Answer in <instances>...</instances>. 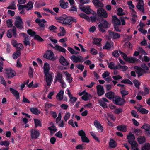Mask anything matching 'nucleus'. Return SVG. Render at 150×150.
Instances as JSON below:
<instances>
[{"mask_svg":"<svg viewBox=\"0 0 150 150\" xmlns=\"http://www.w3.org/2000/svg\"><path fill=\"white\" fill-rule=\"evenodd\" d=\"M23 23L21 18L19 16H17L15 18V25L18 28L21 29L23 28Z\"/></svg>","mask_w":150,"mask_h":150,"instance_id":"obj_1","label":"nucleus"},{"mask_svg":"<svg viewBox=\"0 0 150 150\" xmlns=\"http://www.w3.org/2000/svg\"><path fill=\"white\" fill-rule=\"evenodd\" d=\"M113 103L116 105L119 106H122L126 102L124 98H121L118 96H115V99H113Z\"/></svg>","mask_w":150,"mask_h":150,"instance_id":"obj_2","label":"nucleus"},{"mask_svg":"<svg viewBox=\"0 0 150 150\" xmlns=\"http://www.w3.org/2000/svg\"><path fill=\"white\" fill-rule=\"evenodd\" d=\"M109 23L106 20H104L103 22L99 24L98 27L99 30L102 33L105 31V29L108 28Z\"/></svg>","mask_w":150,"mask_h":150,"instance_id":"obj_3","label":"nucleus"},{"mask_svg":"<svg viewBox=\"0 0 150 150\" xmlns=\"http://www.w3.org/2000/svg\"><path fill=\"white\" fill-rule=\"evenodd\" d=\"M6 73L9 78L13 77L16 75V73L15 71L11 68L6 69H5Z\"/></svg>","mask_w":150,"mask_h":150,"instance_id":"obj_4","label":"nucleus"},{"mask_svg":"<svg viewBox=\"0 0 150 150\" xmlns=\"http://www.w3.org/2000/svg\"><path fill=\"white\" fill-rule=\"evenodd\" d=\"M97 14L100 17H103L106 18L108 16V14L106 11L102 8H99L97 11Z\"/></svg>","mask_w":150,"mask_h":150,"instance_id":"obj_5","label":"nucleus"},{"mask_svg":"<svg viewBox=\"0 0 150 150\" xmlns=\"http://www.w3.org/2000/svg\"><path fill=\"white\" fill-rule=\"evenodd\" d=\"M53 74V73L46 74H45V76L46 77V81L47 85L48 86H50L51 84L52 80V76Z\"/></svg>","mask_w":150,"mask_h":150,"instance_id":"obj_6","label":"nucleus"},{"mask_svg":"<svg viewBox=\"0 0 150 150\" xmlns=\"http://www.w3.org/2000/svg\"><path fill=\"white\" fill-rule=\"evenodd\" d=\"M13 34L14 37H16V28L14 27H13L12 30L10 29L8 31L7 36L9 38H11L12 37Z\"/></svg>","mask_w":150,"mask_h":150,"instance_id":"obj_7","label":"nucleus"},{"mask_svg":"<svg viewBox=\"0 0 150 150\" xmlns=\"http://www.w3.org/2000/svg\"><path fill=\"white\" fill-rule=\"evenodd\" d=\"M39 131L37 129H32L31 131V136L32 139H37L40 135Z\"/></svg>","mask_w":150,"mask_h":150,"instance_id":"obj_8","label":"nucleus"},{"mask_svg":"<svg viewBox=\"0 0 150 150\" xmlns=\"http://www.w3.org/2000/svg\"><path fill=\"white\" fill-rule=\"evenodd\" d=\"M100 105L104 108H107V105L106 102L108 103V100L105 98H103L101 99L98 100Z\"/></svg>","mask_w":150,"mask_h":150,"instance_id":"obj_9","label":"nucleus"},{"mask_svg":"<svg viewBox=\"0 0 150 150\" xmlns=\"http://www.w3.org/2000/svg\"><path fill=\"white\" fill-rule=\"evenodd\" d=\"M44 57L47 59L52 60L54 57L53 53L50 50L48 51L44 55Z\"/></svg>","mask_w":150,"mask_h":150,"instance_id":"obj_10","label":"nucleus"},{"mask_svg":"<svg viewBox=\"0 0 150 150\" xmlns=\"http://www.w3.org/2000/svg\"><path fill=\"white\" fill-rule=\"evenodd\" d=\"M97 93L99 96H101L104 93V91L103 87L100 85H99L96 86Z\"/></svg>","mask_w":150,"mask_h":150,"instance_id":"obj_11","label":"nucleus"},{"mask_svg":"<svg viewBox=\"0 0 150 150\" xmlns=\"http://www.w3.org/2000/svg\"><path fill=\"white\" fill-rule=\"evenodd\" d=\"M71 59L72 61L76 63L82 62L83 61V58L80 56H76L73 55L71 57Z\"/></svg>","mask_w":150,"mask_h":150,"instance_id":"obj_12","label":"nucleus"},{"mask_svg":"<svg viewBox=\"0 0 150 150\" xmlns=\"http://www.w3.org/2000/svg\"><path fill=\"white\" fill-rule=\"evenodd\" d=\"M128 142L131 144L132 150H139L138 147V145L136 142H132L129 140Z\"/></svg>","mask_w":150,"mask_h":150,"instance_id":"obj_13","label":"nucleus"},{"mask_svg":"<svg viewBox=\"0 0 150 150\" xmlns=\"http://www.w3.org/2000/svg\"><path fill=\"white\" fill-rule=\"evenodd\" d=\"M93 2L94 6L96 7L102 8L104 6L103 3L99 0H93Z\"/></svg>","mask_w":150,"mask_h":150,"instance_id":"obj_14","label":"nucleus"},{"mask_svg":"<svg viewBox=\"0 0 150 150\" xmlns=\"http://www.w3.org/2000/svg\"><path fill=\"white\" fill-rule=\"evenodd\" d=\"M67 94L70 98V102L73 104L77 100V98L75 97L72 96V95L71 94V93L69 89H67Z\"/></svg>","mask_w":150,"mask_h":150,"instance_id":"obj_15","label":"nucleus"},{"mask_svg":"<svg viewBox=\"0 0 150 150\" xmlns=\"http://www.w3.org/2000/svg\"><path fill=\"white\" fill-rule=\"evenodd\" d=\"M108 32L110 36L113 39L119 38L120 37V35L117 33L111 31L110 30L108 31Z\"/></svg>","mask_w":150,"mask_h":150,"instance_id":"obj_16","label":"nucleus"},{"mask_svg":"<svg viewBox=\"0 0 150 150\" xmlns=\"http://www.w3.org/2000/svg\"><path fill=\"white\" fill-rule=\"evenodd\" d=\"M33 4L31 1H30L27 4L23 5L26 11L31 10L33 7Z\"/></svg>","mask_w":150,"mask_h":150,"instance_id":"obj_17","label":"nucleus"},{"mask_svg":"<svg viewBox=\"0 0 150 150\" xmlns=\"http://www.w3.org/2000/svg\"><path fill=\"white\" fill-rule=\"evenodd\" d=\"M43 69L44 74L52 73L49 71L50 70V67L49 64L47 63H46L44 64Z\"/></svg>","mask_w":150,"mask_h":150,"instance_id":"obj_18","label":"nucleus"},{"mask_svg":"<svg viewBox=\"0 0 150 150\" xmlns=\"http://www.w3.org/2000/svg\"><path fill=\"white\" fill-rule=\"evenodd\" d=\"M94 124L95 126L98 128V130L100 131L101 132H103V127L98 120H95L94 122Z\"/></svg>","mask_w":150,"mask_h":150,"instance_id":"obj_19","label":"nucleus"},{"mask_svg":"<svg viewBox=\"0 0 150 150\" xmlns=\"http://www.w3.org/2000/svg\"><path fill=\"white\" fill-rule=\"evenodd\" d=\"M112 21L114 25H121V22L117 18L116 16H112Z\"/></svg>","mask_w":150,"mask_h":150,"instance_id":"obj_20","label":"nucleus"},{"mask_svg":"<svg viewBox=\"0 0 150 150\" xmlns=\"http://www.w3.org/2000/svg\"><path fill=\"white\" fill-rule=\"evenodd\" d=\"M50 125L51 126L49 127L48 129L50 131L51 133H53L57 131L56 127L54 125L52 122H50Z\"/></svg>","mask_w":150,"mask_h":150,"instance_id":"obj_21","label":"nucleus"},{"mask_svg":"<svg viewBox=\"0 0 150 150\" xmlns=\"http://www.w3.org/2000/svg\"><path fill=\"white\" fill-rule=\"evenodd\" d=\"M35 22L38 24L39 26L41 27H44L45 26L44 23L46 21L44 19L40 20L39 18H37L35 20Z\"/></svg>","mask_w":150,"mask_h":150,"instance_id":"obj_22","label":"nucleus"},{"mask_svg":"<svg viewBox=\"0 0 150 150\" xmlns=\"http://www.w3.org/2000/svg\"><path fill=\"white\" fill-rule=\"evenodd\" d=\"M17 6L18 9L20 11V13L21 14H25V8L23 5L17 4Z\"/></svg>","mask_w":150,"mask_h":150,"instance_id":"obj_23","label":"nucleus"},{"mask_svg":"<svg viewBox=\"0 0 150 150\" xmlns=\"http://www.w3.org/2000/svg\"><path fill=\"white\" fill-rule=\"evenodd\" d=\"M105 96L110 100L115 99V93L113 92L110 91L105 94Z\"/></svg>","mask_w":150,"mask_h":150,"instance_id":"obj_24","label":"nucleus"},{"mask_svg":"<svg viewBox=\"0 0 150 150\" xmlns=\"http://www.w3.org/2000/svg\"><path fill=\"white\" fill-rule=\"evenodd\" d=\"M10 91L17 99H19V93L18 92L12 88H10Z\"/></svg>","mask_w":150,"mask_h":150,"instance_id":"obj_25","label":"nucleus"},{"mask_svg":"<svg viewBox=\"0 0 150 150\" xmlns=\"http://www.w3.org/2000/svg\"><path fill=\"white\" fill-rule=\"evenodd\" d=\"M64 94V91L62 90H61L57 95L56 98L57 99L59 100H62L63 98Z\"/></svg>","mask_w":150,"mask_h":150,"instance_id":"obj_26","label":"nucleus"},{"mask_svg":"<svg viewBox=\"0 0 150 150\" xmlns=\"http://www.w3.org/2000/svg\"><path fill=\"white\" fill-rule=\"evenodd\" d=\"M85 13L87 14H89L92 13L93 15L96 16L97 14L95 12L91 9L89 7L85 8Z\"/></svg>","mask_w":150,"mask_h":150,"instance_id":"obj_27","label":"nucleus"},{"mask_svg":"<svg viewBox=\"0 0 150 150\" xmlns=\"http://www.w3.org/2000/svg\"><path fill=\"white\" fill-rule=\"evenodd\" d=\"M53 48L56 50L59 51L60 52H65L66 51V49L62 47L61 46L57 45H55V47H53Z\"/></svg>","mask_w":150,"mask_h":150,"instance_id":"obj_28","label":"nucleus"},{"mask_svg":"<svg viewBox=\"0 0 150 150\" xmlns=\"http://www.w3.org/2000/svg\"><path fill=\"white\" fill-rule=\"evenodd\" d=\"M127 137L129 140L128 141L130 140L132 142H136L134 141L135 138L134 135L131 132L129 133V135L127 136Z\"/></svg>","mask_w":150,"mask_h":150,"instance_id":"obj_29","label":"nucleus"},{"mask_svg":"<svg viewBox=\"0 0 150 150\" xmlns=\"http://www.w3.org/2000/svg\"><path fill=\"white\" fill-rule=\"evenodd\" d=\"M62 78V74L59 72L57 73V75L55 76V82H57V81H59V82L60 81L63 80Z\"/></svg>","mask_w":150,"mask_h":150,"instance_id":"obj_30","label":"nucleus"},{"mask_svg":"<svg viewBox=\"0 0 150 150\" xmlns=\"http://www.w3.org/2000/svg\"><path fill=\"white\" fill-rule=\"evenodd\" d=\"M59 61L61 64L63 65L66 66L68 64V62L66 59L62 56H61L59 59Z\"/></svg>","mask_w":150,"mask_h":150,"instance_id":"obj_31","label":"nucleus"},{"mask_svg":"<svg viewBox=\"0 0 150 150\" xmlns=\"http://www.w3.org/2000/svg\"><path fill=\"white\" fill-rule=\"evenodd\" d=\"M117 129L118 130L121 132H125L127 131L126 126L125 125L118 126L117 127Z\"/></svg>","mask_w":150,"mask_h":150,"instance_id":"obj_32","label":"nucleus"},{"mask_svg":"<svg viewBox=\"0 0 150 150\" xmlns=\"http://www.w3.org/2000/svg\"><path fill=\"white\" fill-rule=\"evenodd\" d=\"M102 39L100 38H96L93 39V43L98 46H101L100 42Z\"/></svg>","mask_w":150,"mask_h":150,"instance_id":"obj_33","label":"nucleus"},{"mask_svg":"<svg viewBox=\"0 0 150 150\" xmlns=\"http://www.w3.org/2000/svg\"><path fill=\"white\" fill-rule=\"evenodd\" d=\"M138 70L136 71V73L138 74V77L142 75L144 73H146V71L142 69L141 67Z\"/></svg>","mask_w":150,"mask_h":150,"instance_id":"obj_34","label":"nucleus"},{"mask_svg":"<svg viewBox=\"0 0 150 150\" xmlns=\"http://www.w3.org/2000/svg\"><path fill=\"white\" fill-rule=\"evenodd\" d=\"M137 141L140 144H142L146 141V138L144 136L139 137L137 139Z\"/></svg>","mask_w":150,"mask_h":150,"instance_id":"obj_35","label":"nucleus"},{"mask_svg":"<svg viewBox=\"0 0 150 150\" xmlns=\"http://www.w3.org/2000/svg\"><path fill=\"white\" fill-rule=\"evenodd\" d=\"M64 73L66 76V79L69 83H70L72 81V78L71 76V75L67 72H64Z\"/></svg>","mask_w":150,"mask_h":150,"instance_id":"obj_36","label":"nucleus"},{"mask_svg":"<svg viewBox=\"0 0 150 150\" xmlns=\"http://www.w3.org/2000/svg\"><path fill=\"white\" fill-rule=\"evenodd\" d=\"M117 145L116 142L112 139H110L109 142V146L110 148H114Z\"/></svg>","mask_w":150,"mask_h":150,"instance_id":"obj_37","label":"nucleus"},{"mask_svg":"<svg viewBox=\"0 0 150 150\" xmlns=\"http://www.w3.org/2000/svg\"><path fill=\"white\" fill-rule=\"evenodd\" d=\"M60 6L63 8L66 9L67 7L68 3L65 2L63 0H61L60 1Z\"/></svg>","mask_w":150,"mask_h":150,"instance_id":"obj_38","label":"nucleus"},{"mask_svg":"<svg viewBox=\"0 0 150 150\" xmlns=\"http://www.w3.org/2000/svg\"><path fill=\"white\" fill-rule=\"evenodd\" d=\"M113 46V42H111L110 43H109L108 42H107L105 46L103 47V48L109 50L111 47Z\"/></svg>","mask_w":150,"mask_h":150,"instance_id":"obj_39","label":"nucleus"},{"mask_svg":"<svg viewBox=\"0 0 150 150\" xmlns=\"http://www.w3.org/2000/svg\"><path fill=\"white\" fill-rule=\"evenodd\" d=\"M21 55L20 51H17L14 52L13 54L12 57L14 59H15Z\"/></svg>","mask_w":150,"mask_h":150,"instance_id":"obj_40","label":"nucleus"},{"mask_svg":"<svg viewBox=\"0 0 150 150\" xmlns=\"http://www.w3.org/2000/svg\"><path fill=\"white\" fill-rule=\"evenodd\" d=\"M78 135L81 138L82 141L84 142V132L83 130H81L78 132Z\"/></svg>","mask_w":150,"mask_h":150,"instance_id":"obj_41","label":"nucleus"},{"mask_svg":"<svg viewBox=\"0 0 150 150\" xmlns=\"http://www.w3.org/2000/svg\"><path fill=\"white\" fill-rule=\"evenodd\" d=\"M121 89L120 91V93L122 95V98H124V96H125L127 95L128 94V92L127 91L124 90V89H125V88H122Z\"/></svg>","mask_w":150,"mask_h":150,"instance_id":"obj_42","label":"nucleus"},{"mask_svg":"<svg viewBox=\"0 0 150 150\" xmlns=\"http://www.w3.org/2000/svg\"><path fill=\"white\" fill-rule=\"evenodd\" d=\"M60 32L58 33L59 36H64L65 35L66 32L64 27H60Z\"/></svg>","mask_w":150,"mask_h":150,"instance_id":"obj_43","label":"nucleus"},{"mask_svg":"<svg viewBox=\"0 0 150 150\" xmlns=\"http://www.w3.org/2000/svg\"><path fill=\"white\" fill-rule=\"evenodd\" d=\"M115 64L113 62H111L108 65V67L111 69L115 70L119 69V68L117 66H115Z\"/></svg>","mask_w":150,"mask_h":150,"instance_id":"obj_44","label":"nucleus"},{"mask_svg":"<svg viewBox=\"0 0 150 150\" xmlns=\"http://www.w3.org/2000/svg\"><path fill=\"white\" fill-rule=\"evenodd\" d=\"M80 3L79 6L80 9L82 11H84V0H78Z\"/></svg>","mask_w":150,"mask_h":150,"instance_id":"obj_45","label":"nucleus"},{"mask_svg":"<svg viewBox=\"0 0 150 150\" xmlns=\"http://www.w3.org/2000/svg\"><path fill=\"white\" fill-rule=\"evenodd\" d=\"M34 121L35 127H37L38 126H42L41 122L39 119H35Z\"/></svg>","mask_w":150,"mask_h":150,"instance_id":"obj_46","label":"nucleus"},{"mask_svg":"<svg viewBox=\"0 0 150 150\" xmlns=\"http://www.w3.org/2000/svg\"><path fill=\"white\" fill-rule=\"evenodd\" d=\"M141 149L142 150H150V144L148 143L144 144Z\"/></svg>","mask_w":150,"mask_h":150,"instance_id":"obj_47","label":"nucleus"},{"mask_svg":"<svg viewBox=\"0 0 150 150\" xmlns=\"http://www.w3.org/2000/svg\"><path fill=\"white\" fill-rule=\"evenodd\" d=\"M30 111L34 114H38L40 113V111L36 108H31L30 109Z\"/></svg>","mask_w":150,"mask_h":150,"instance_id":"obj_48","label":"nucleus"},{"mask_svg":"<svg viewBox=\"0 0 150 150\" xmlns=\"http://www.w3.org/2000/svg\"><path fill=\"white\" fill-rule=\"evenodd\" d=\"M141 128L146 131H149L150 130V125L146 124H144Z\"/></svg>","mask_w":150,"mask_h":150,"instance_id":"obj_49","label":"nucleus"},{"mask_svg":"<svg viewBox=\"0 0 150 150\" xmlns=\"http://www.w3.org/2000/svg\"><path fill=\"white\" fill-rule=\"evenodd\" d=\"M71 22L70 17H68L67 16V18H66L65 20L63 22V23L65 25L69 24Z\"/></svg>","mask_w":150,"mask_h":150,"instance_id":"obj_50","label":"nucleus"},{"mask_svg":"<svg viewBox=\"0 0 150 150\" xmlns=\"http://www.w3.org/2000/svg\"><path fill=\"white\" fill-rule=\"evenodd\" d=\"M69 124L71 125L73 127L78 126V123L76 122H75L74 123H73V120H70L68 122Z\"/></svg>","mask_w":150,"mask_h":150,"instance_id":"obj_51","label":"nucleus"},{"mask_svg":"<svg viewBox=\"0 0 150 150\" xmlns=\"http://www.w3.org/2000/svg\"><path fill=\"white\" fill-rule=\"evenodd\" d=\"M71 114L69 112H67L65 113V115L63 117L64 121L66 122L70 117Z\"/></svg>","mask_w":150,"mask_h":150,"instance_id":"obj_52","label":"nucleus"},{"mask_svg":"<svg viewBox=\"0 0 150 150\" xmlns=\"http://www.w3.org/2000/svg\"><path fill=\"white\" fill-rule=\"evenodd\" d=\"M119 52L121 56L126 61H127L128 57H127L126 54L123 52H121L120 50H119Z\"/></svg>","mask_w":150,"mask_h":150,"instance_id":"obj_53","label":"nucleus"},{"mask_svg":"<svg viewBox=\"0 0 150 150\" xmlns=\"http://www.w3.org/2000/svg\"><path fill=\"white\" fill-rule=\"evenodd\" d=\"M132 132L133 133H135L137 135H140L142 134V132L139 129H133Z\"/></svg>","mask_w":150,"mask_h":150,"instance_id":"obj_54","label":"nucleus"},{"mask_svg":"<svg viewBox=\"0 0 150 150\" xmlns=\"http://www.w3.org/2000/svg\"><path fill=\"white\" fill-rule=\"evenodd\" d=\"M68 50L72 54H77L79 53L78 52L75 51L74 49L71 47H69L68 48Z\"/></svg>","mask_w":150,"mask_h":150,"instance_id":"obj_55","label":"nucleus"},{"mask_svg":"<svg viewBox=\"0 0 150 150\" xmlns=\"http://www.w3.org/2000/svg\"><path fill=\"white\" fill-rule=\"evenodd\" d=\"M92 96L91 95L85 91V101L90 100Z\"/></svg>","mask_w":150,"mask_h":150,"instance_id":"obj_56","label":"nucleus"},{"mask_svg":"<svg viewBox=\"0 0 150 150\" xmlns=\"http://www.w3.org/2000/svg\"><path fill=\"white\" fill-rule=\"evenodd\" d=\"M123 9L121 8H120L118 9L117 11L118 13H117V14L118 16H122L125 14L123 12Z\"/></svg>","mask_w":150,"mask_h":150,"instance_id":"obj_57","label":"nucleus"},{"mask_svg":"<svg viewBox=\"0 0 150 150\" xmlns=\"http://www.w3.org/2000/svg\"><path fill=\"white\" fill-rule=\"evenodd\" d=\"M7 9H11L12 10H15L16 9V7L15 4L13 2L11 5L9 6L7 8Z\"/></svg>","mask_w":150,"mask_h":150,"instance_id":"obj_58","label":"nucleus"},{"mask_svg":"<svg viewBox=\"0 0 150 150\" xmlns=\"http://www.w3.org/2000/svg\"><path fill=\"white\" fill-rule=\"evenodd\" d=\"M137 59L135 58H133L132 57L130 58L128 57L127 61H128L129 62L133 63L137 61Z\"/></svg>","mask_w":150,"mask_h":150,"instance_id":"obj_59","label":"nucleus"},{"mask_svg":"<svg viewBox=\"0 0 150 150\" xmlns=\"http://www.w3.org/2000/svg\"><path fill=\"white\" fill-rule=\"evenodd\" d=\"M28 34L31 36H34L35 35V33L31 29H29L27 30Z\"/></svg>","mask_w":150,"mask_h":150,"instance_id":"obj_60","label":"nucleus"},{"mask_svg":"<svg viewBox=\"0 0 150 150\" xmlns=\"http://www.w3.org/2000/svg\"><path fill=\"white\" fill-rule=\"evenodd\" d=\"M16 49L18 50V51H20V50L23 48V45L20 43H17L16 45Z\"/></svg>","mask_w":150,"mask_h":150,"instance_id":"obj_61","label":"nucleus"},{"mask_svg":"<svg viewBox=\"0 0 150 150\" xmlns=\"http://www.w3.org/2000/svg\"><path fill=\"white\" fill-rule=\"evenodd\" d=\"M7 25L8 27H11L12 26V21L11 19H8L6 21Z\"/></svg>","mask_w":150,"mask_h":150,"instance_id":"obj_62","label":"nucleus"},{"mask_svg":"<svg viewBox=\"0 0 150 150\" xmlns=\"http://www.w3.org/2000/svg\"><path fill=\"white\" fill-rule=\"evenodd\" d=\"M118 68H120V69H122V71H125L127 70L128 67L127 66H121L120 64H119L118 66Z\"/></svg>","mask_w":150,"mask_h":150,"instance_id":"obj_63","label":"nucleus"},{"mask_svg":"<svg viewBox=\"0 0 150 150\" xmlns=\"http://www.w3.org/2000/svg\"><path fill=\"white\" fill-rule=\"evenodd\" d=\"M34 38L35 39L40 42H41L44 41L43 39H42L40 36L38 35H36L35 34L34 36Z\"/></svg>","mask_w":150,"mask_h":150,"instance_id":"obj_64","label":"nucleus"}]
</instances>
